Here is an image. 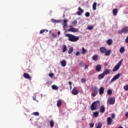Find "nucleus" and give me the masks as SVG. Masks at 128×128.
I'll return each instance as SVG.
<instances>
[{
  "label": "nucleus",
  "mask_w": 128,
  "mask_h": 128,
  "mask_svg": "<svg viewBox=\"0 0 128 128\" xmlns=\"http://www.w3.org/2000/svg\"><path fill=\"white\" fill-rule=\"evenodd\" d=\"M65 36L68 38L69 42H78L80 40V37L72 34H66Z\"/></svg>",
  "instance_id": "nucleus-1"
},
{
  "label": "nucleus",
  "mask_w": 128,
  "mask_h": 128,
  "mask_svg": "<svg viewBox=\"0 0 128 128\" xmlns=\"http://www.w3.org/2000/svg\"><path fill=\"white\" fill-rule=\"evenodd\" d=\"M100 102L99 100H97L94 102L90 106L91 110H98L100 107Z\"/></svg>",
  "instance_id": "nucleus-2"
},
{
  "label": "nucleus",
  "mask_w": 128,
  "mask_h": 128,
  "mask_svg": "<svg viewBox=\"0 0 128 128\" xmlns=\"http://www.w3.org/2000/svg\"><path fill=\"white\" fill-rule=\"evenodd\" d=\"M123 60H124L122 59L113 68V72H116L118 70V69L120 68V66H122V64Z\"/></svg>",
  "instance_id": "nucleus-3"
},
{
  "label": "nucleus",
  "mask_w": 128,
  "mask_h": 128,
  "mask_svg": "<svg viewBox=\"0 0 128 128\" xmlns=\"http://www.w3.org/2000/svg\"><path fill=\"white\" fill-rule=\"evenodd\" d=\"M98 87L96 86L94 88H93L92 89V96H96V94H98Z\"/></svg>",
  "instance_id": "nucleus-4"
},
{
  "label": "nucleus",
  "mask_w": 128,
  "mask_h": 128,
  "mask_svg": "<svg viewBox=\"0 0 128 128\" xmlns=\"http://www.w3.org/2000/svg\"><path fill=\"white\" fill-rule=\"evenodd\" d=\"M70 28L68 29V32H78L79 30L78 28H74L72 26H69Z\"/></svg>",
  "instance_id": "nucleus-5"
},
{
  "label": "nucleus",
  "mask_w": 128,
  "mask_h": 128,
  "mask_svg": "<svg viewBox=\"0 0 128 128\" xmlns=\"http://www.w3.org/2000/svg\"><path fill=\"white\" fill-rule=\"evenodd\" d=\"M128 26H125L122 28L121 30L118 31V34H128Z\"/></svg>",
  "instance_id": "nucleus-6"
},
{
  "label": "nucleus",
  "mask_w": 128,
  "mask_h": 128,
  "mask_svg": "<svg viewBox=\"0 0 128 128\" xmlns=\"http://www.w3.org/2000/svg\"><path fill=\"white\" fill-rule=\"evenodd\" d=\"M80 92L78 90L77 87H74L72 91V94L74 96H76Z\"/></svg>",
  "instance_id": "nucleus-7"
},
{
  "label": "nucleus",
  "mask_w": 128,
  "mask_h": 128,
  "mask_svg": "<svg viewBox=\"0 0 128 128\" xmlns=\"http://www.w3.org/2000/svg\"><path fill=\"white\" fill-rule=\"evenodd\" d=\"M108 102L110 104H114V102H116V98H114V97L110 98L108 100Z\"/></svg>",
  "instance_id": "nucleus-8"
},
{
  "label": "nucleus",
  "mask_w": 128,
  "mask_h": 128,
  "mask_svg": "<svg viewBox=\"0 0 128 128\" xmlns=\"http://www.w3.org/2000/svg\"><path fill=\"white\" fill-rule=\"evenodd\" d=\"M120 73H118L113 77V78L111 80L110 82H114V80H116L120 78Z\"/></svg>",
  "instance_id": "nucleus-9"
},
{
  "label": "nucleus",
  "mask_w": 128,
  "mask_h": 128,
  "mask_svg": "<svg viewBox=\"0 0 128 128\" xmlns=\"http://www.w3.org/2000/svg\"><path fill=\"white\" fill-rule=\"evenodd\" d=\"M23 76L24 78H27L28 80H32V76H30L28 73H24Z\"/></svg>",
  "instance_id": "nucleus-10"
},
{
  "label": "nucleus",
  "mask_w": 128,
  "mask_h": 128,
  "mask_svg": "<svg viewBox=\"0 0 128 128\" xmlns=\"http://www.w3.org/2000/svg\"><path fill=\"white\" fill-rule=\"evenodd\" d=\"M107 126H111L112 122V119L110 117H108L106 119Z\"/></svg>",
  "instance_id": "nucleus-11"
},
{
  "label": "nucleus",
  "mask_w": 128,
  "mask_h": 128,
  "mask_svg": "<svg viewBox=\"0 0 128 128\" xmlns=\"http://www.w3.org/2000/svg\"><path fill=\"white\" fill-rule=\"evenodd\" d=\"M78 11L76 12V14L78 16H81V14L84 12V10L82 9V8H80V7H78Z\"/></svg>",
  "instance_id": "nucleus-12"
},
{
  "label": "nucleus",
  "mask_w": 128,
  "mask_h": 128,
  "mask_svg": "<svg viewBox=\"0 0 128 128\" xmlns=\"http://www.w3.org/2000/svg\"><path fill=\"white\" fill-rule=\"evenodd\" d=\"M100 51L101 54H106V48L104 47H100Z\"/></svg>",
  "instance_id": "nucleus-13"
},
{
  "label": "nucleus",
  "mask_w": 128,
  "mask_h": 128,
  "mask_svg": "<svg viewBox=\"0 0 128 128\" xmlns=\"http://www.w3.org/2000/svg\"><path fill=\"white\" fill-rule=\"evenodd\" d=\"M100 112H101V114H104V112H106V107H104V106L102 105L100 106Z\"/></svg>",
  "instance_id": "nucleus-14"
},
{
  "label": "nucleus",
  "mask_w": 128,
  "mask_h": 128,
  "mask_svg": "<svg viewBox=\"0 0 128 128\" xmlns=\"http://www.w3.org/2000/svg\"><path fill=\"white\" fill-rule=\"evenodd\" d=\"M63 22H64L63 24H62L63 28H66V26H68V20H63Z\"/></svg>",
  "instance_id": "nucleus-15"
},
{
  "label": "nucleus",
  "mask_w": 128,
  "mask_h": 128,
  "mask_svg": "<svg viewBox=\"0 0 128 128\" xmlns=\"http://www.w3.org/2000/svg\"><path fill=\"white\" fill-rule=\"evenodd\" d=\"M104 87H100L99 89V94H104Z\"/></svg>",
  "instance_id": "nucleus-16"
},
{
  "label": "nucleus",
  "mask_w": 128,
  "mask_h": 128,
  "mask_svg": "<svg viewBox=\"0 0 128 128\" xmlns=\"http://www.w3.org/2000/svg\"><path fill=\"white\" fill-rule=\"evenodd\" d=\"M96 72H100V70H102V66H100V64H98L96 66Z\"/></svg>",
  "instance_id": "nucleus-17"
},
{
  "label": "nucleus",
  "mask_w": 128,
  "mask_h": 128,
  "mask_svg": "<svg viewBox=\"0 0 128 128\" xmlns=\"http://www.w3.org/2000/svg\"><path fill=\"white\" fill-rule=\"evenodd\" d=\"M106 44L108 46H112V39L108 40Z\"/></svg>",
  "instance_id": "nucleus-18"
},
{
  "label": "nucleus",
  "mask_w": 128,
  "mask_h": 128,
  "mask_svg": "<svg viewBox=\"0 0 128 128\" xmlns=\"http://www.w3.org/2000/svg\"><path fill=\"white\" fill-rule=\"evenodd\" d=\"M110 69H106L104 72H103V74L106 75V74H110Z\"/></svg>",
  "instance_id": "nucleus-19"
},
{
  "label": "nucleus",
  "mask_w": 128,
  "mask_h": 128,
  "mask_svg": "<svg viewBox=\"0 0 128 128\" xmlns=\"http://www.w3.org/2000/svg\"><path fill=\"white\" fill-rule=\"evenodd\" d=\"M62 100H59L57 101V104H56V106L58 108H60V106H62Z\"/></svg>",
  "instance_id": "nucleus-20"
},
{
  "label": "nucleus",
  "mask_w": 128,
  "mask_h": 128,
  "mask_svg": "<svg viewBox=\"0 0 128 128\" xmlns=\"http://www.w3.org/2000/svg\"><path fill=\"white\" fill-rule=\"evenodd\" d=\"M112 52V50H106V52H105V56H108L110 55V53Z\"/></svg>",
  "instance_id": "nucleus-21"
},
{
  "label": "nucleus",
  "mask_w": 128,
  "mask_h": 128,
  "mask_svg": "<svg viewBox=\"0 0 128 128\" xmlns=\"http://www.w3.org/2000/svg\"><path fill=\"white\" fill-rule=\"evenodd\" d=\"M78 65L81 66V68H84V66H86V64H84V61L80 60L78 64Z\"/></svg>",
  "instance_id": "nucleus-22"
},
{
  "label": "nucleus",
  "mask_w": 128,
  "mask_h": 128,
  "mask_svg": "<svg viewBox=\"0 0 128 128\" xmlns=\"http://www.w3.org/2000/svg\"><path fill=\"white\" fill-rule=\"evenodd\" d=\"M52 22L54 23V24H58V22H60V20H56L54 18L51 19Z\"/></svg>",
  "instance_id": "nucleus-23"
},
{
  "label": "nucleus",
  "mask_w": 128,
  "mask_h": 128,
  "mask_svg": "<svg viewBox=\"0 0 128 128\" xmlns=\"http://www.w3.org/2000/svg\"><path fill=\"white\" fill-rule=\"evenodd\" d=\"M103 78H104V75L103 73H102L98 76V80H102Z\"/></svg>",
  "instance_id": "nucleus-24"
},
{
  "label": "nucleus",
  "mask_w": 128,
  "mask_h": 128,
  "mask_svg": "<svg viewBox=\"0 0 128 128\" xmlns=\"http://www.w3.org/2000/svg\"><path fill=\"white\" fill-rule=\"evenodd\" d=\"M62 52H66L67 50L66 45L63 44L62 46Z\"/></svg>",
  "instance_id": "nucleus-25"
},
{
  "label": "nucleus",
  "mask_w": 128,
  "mask_h": 128,
  "mask_svg": "<svg viewBox=\"0 0 128 128\" xmlns=\"http://www.w3.org/2000/svg\"><path fill=\"white\" fill-rule=\"evenodd\" d=\"M61 65L64 67L66 66V60H63L61 62Z\"/></svg>",
  "instance_id": "nucleus-26"
},
{
  "label": "nucleus",
  "mask_w": 128,
  "mask_h": 128,
  "mask_svg": "<svg viewBox=\"0 0 128 128\" xmlns=\"http://www.w3.org/2000/svg\"><path fill=\"white\" fill-rule=\"evenodd\" d=\"M98 4L96 2H94L92 4V10H96V5Z\"/></svg>",
  "instance_id": "nucleus-27"
},
{
  "label": "nucleus",
  "mask_w": 128,
  "mask_h": 128,
  "mask_svg": "<svg viewBox=\"0 0 128 128\" xmlns=\"http://www.w3.org/2000/svg\"><path fill=\"white\" fill-rule=\"evenodd\" d=\"M125 50L126 49L124 48V47H121L120 49V54H122V52H124Z\"/></svg>",
  "instance_id": "nucleus-28"
},
{
  "label": "nucleus",
  "mask_w": 128,
  "mask_h": 128,
  "mask_svg": "<svg viewBox=\"0 0 128 128\" xmlns=\"http://www.w3.org/2000/svg\"><path fill=\"white\" fill-rule=\"evenodd\" d=\"M98 55L95 54L92 57V60H94V62H96V60H98Z\"/></svg>",
  "instance_id": "nucleus-29"
},
{
  "label": "nucleus",
  "mask_w": 128,
  "mask_h": 128,
  "mask_svg": "<svg viewBox=\"0 0 128 128\" xmlns=\"http://www.w3.org/2000/svg\"><path fill=\"white\" fill-rule=\"evenodd\" d=\"M102 122H99L97 126H96V128H102Z\"/></svg>",
  "instance_id": "nucleus-30"
},
{
  "label": "nucleus",
  "mask_w": 128,
  "mask_h": 128,
  "mask_svg": "<svg viewBox=\"0 0 128 128\" xmlns=\"http://www.w3.org/2000/svg\"><path fill=\"white\" fill-rule=\"evenodd\" d=\"M48 32V30L46 29L42 30L40 32V34H44V32Z\"/></svg>",
  "instance_id": "nucleus-31"
},
{
  "label": "nucleus",
  "mask_w": 128,
  "mask_h": 128,
  "mask_svg": "<svg viewBox=\"0 0 128 128\" xmlns=\"http://www.w3.org/2000/svg\"><path fill=\"white\" fill-rule=\"evenodd\" d=\"M72 26H76V24H78V20H74L72 22Z\"/></svg>",
  "instance_id": "nucleus-32"
},
{
  "label": "nucleus",
  "mask_w": 128,
  "mask_h": 128,
  "mask_svg": "<svg viewBox=\"0 0 128 128\" xmlns=\"http://www.w3.org/2000/svg\"><path fill=\"white\" fill-rule=\"evenodd\" d=\"M112 12L114 16H116L118 14V9H113Z\"/></svg>",
  "instance_id": "nucleus-33"
},
{
  "label": "nucleus",
  "mask_w": 128,
  "mask_h": 128,
  "mask_svg": "<svg viewBox=\"0 0 128 128\" xmlns=\"http://www.w3.org/2000/svg\"><path fill=\"white\" fill-rule=\"evenodd\" d=\"M94 26L92 25V26H88L87 27V30H94Z\"/></svg>",
  "instance_id": "nucleus-34"
},
{
  "label": "nucleus",
  "mask_w": 128,
  "mask_h": 128,
  "mask_svg": "<svg viewBox=\"0 0 128 128\" xmlns=\"http://www.w3.org/2000/svg\"><path fill=\"white\" fill-rule=\"evenodd\" d=\"M86 50L84 47L82 48V54H86Z\"/></svg>",
  "instance_id": "nucleus-35"
},
{
  "label": "nucleus",
  "mask_w": 128,
  "mask_h": 128,
  "mask_svg": "<svg viewBox=\"0 0 128 128\" xmlns=\"http://www.w3.org/2000/svg\"><path fill=\"white\" fill-rule=\"evenodd\" d=\"M98 112H93V116H95V118H98Z\"/></svg>",
  "instance_id": "nucleus-36"
},
{
  "label": "nucleus",
  "mask_w": 128,
  "mask_h": 128,
  "mask_svg": "<svg viewBox=\"0 0 128 128\" xmlns=\"http://www.w3.org/2000/svg\"><path fill=\"white\" fill-rule=\"evenodd\" d=\"M72 52H74V48H69L68 52V54H72Z\"/></svg>",
  "instance_id": "nucleus-37"
},
{
  "label": "nucleus",
  "mask_w": 128,
  "mask_h": 128,
  "mask_svg": "<svg viewBox=\"0 0 128 128\" xmlns=\"http://www.w3.org/2000/svg\"><path fill=\"white\" fill-rule=\"evenodd\" d=\"M52 90H58V86H56V85H52Z\"/></svg>",
  "instance_id": "nucleus-38"
},
{
  "label": "nucleus",
  "mask_w": 128,
  "mask_h": 128,
  "mask_svg": "<svg viewBox=\"0 0 128 128\" xmlns=\"http://www.w3.org/2000/svg\"><path fill=\"white\" fill-rule=\"evenodd\" d=\"M54 122L53 120L50 121V126L51 128H54Z\"/></svg>",
  "instance_id": "nucleus-39"
},
{
  "label": "nucleus",
  "mask_w": 128,
  "mask_h": 128,
  "mask_svg": "<svg viewBox=\"0 0 128 128\" xmlns=\"http://www.w3.org/2000/svg\"><path fill=\"white\" fill-rule=\"evenodd\" d=\"M112 94V90H107V94H108V96H110Z\"/></svg>",
  "instance_id": "nucleus-40"
},
{
  "label": "nucleus",
  "mask_w": 128,
  "mask_h": 128,
  "mask_svg": "<svg viewBox=\"0 0 128 128\" xmlns=\"http://www.w3.org/2000/svg\"><path fill=\"white\" fill-rule=\"evenodd\" d=\"M89 126H90V128H94V122L90 123Z\"/></svg>",
  "instance_id": "nucleus-41"
},
{
  "label": "nucleus",
  "mask_w": 128,
  "mask_h": 128,
  "mask_svg": "<svg viewBox=\"0 0 128 128\" xmlns=\"http://www.w3.org/2000/svg\"><path fill=\"white\" fill-rule=\"evenodd\" d=\"M124 90H128V84L124 86Z\"/></svg>",
  "instance_id": "nucleus-42"
},
{
  "label": "nucleus",
  "mask_w": 128,
  "mask_h": 128,
  "mask_svg": "<svg viewBox=\"0 0 128 128\" xmlns=\"http://www.w3.org/2000/svg\"><path fill=\"white\" fill-rule=\"evenodd\" d=\"M90 12H86V14H85V16H86V18H88V16H90Z\"/></svg>",
  "instance_id": "nucleus-43"
},
{
  "label": "nucleus",
  "mask_w": 128,
  "mask_h": 128,
  "mask_svg": "<svg viewBox=\"0 0 128 128\" xmlns=\"http://www.w3.org/2000/svg\"><path fill=\"white\" fill-rule=\"evenodd\" d=\"M34 116H40V113L38 112H33Z\"/></svg>",
  "instance_id": "nucleus-44"
},
{
  "label": "nucleus",
  "mask_w": 128,
  "mask_h": 128,
  "mask_svg": "<svg viewBox=\"0 0 128 128\" xmlns=\"http://www.w3.org/2000/svg\"><path fill=\"white\" fill-rule=\"evenodd\" d=\"M54 76V73H50V74H49V76H50V78H52V76Z\"/></svg>",
  "instance_id": "nucleus-45"
},
{
  "label": "nucleus",
  "mask_w": 128,
  "mask_h": 128,
  "mask_svg": "<svg viewBox=\"0 0 128 128\" xmlns=\"http://www.w3.org/2000/svg\"><path fill=\"white\" fill-rule=\"evenodd\" d=\"M112 118H116V114H112L111 116Z\"/></svg>",
  "instance_id": "nucleus-46"
},
{
  "label": "nucleus",
  "mask_w": 128,
  "mask_h": 128,
  "mask_svg": "<svg viewBox=\"0 0 128 128\" xmlns=\"http://www.w3.org/2000/svg\"><path fill=\"white\" fill-rule=\"evenodd\" d=\"M80 52L78 51L76 52V56H80Z\"/></svg>",
  "instance_id": "nucleus-47"
},
{
  "label": "nucleus",
  "mask_w": 128,
  "mask_h": 128,
  "mask_svg": "<svg viewBox=\"0 0 128 128\" xmlns=\"http://www.w3.org/2000/svg\"><path fill=\"white\" fill-rule=\"evenodd\" d=\"M52 36L53 38H56V36H58V35H56V34L54 33H52Z\"/></svg>",
  "instance_id": "nucleus-48"
},
{
  "label": "nucleus",
  "mask_w": 128,
  "mask_h": 128,
  "mask_svg": "<svg viewBox=\"0 0 128 128\" xmlns=\"http://www.w3.org/2000/svg\"><path fill=\"white\" fill-rule=\"evenodd\" d=\"M86 80L84 78H83L81 80L82 82H86Z\"/></svg>",
  "instance_id": "nucleus-49"
},
{
  "label": "nucleus",
  "mask_w": 128,
  "mask_h": 128,
  "mask_svg": "<svg viewBox=\"0 0 128 128\" xmlns=\"http://www.w3.org/2000/svg\"><path fill=\"white\" fill-rule=\"evenodd\" d=\"M84 66H85L84 70H88V66L86 64Z\"/></svg>",
  "instance_id": "nucleus-50"
},
{
  "label": "nucleus",
  "mask_w": 128,
  "mask_h": 128,
  "mask_svg": "<svg viewBox=\"0 0 128 128\" xmlns=\"http://www.w3.org/2000/svg\"><path fill=\"white\" fill-rule=\"evenodd\" d=\"M58 36H60V31H58Z\"/></svg>",
  "instance_id": "nucleus-51"
},
{
  "label": "nucleus",
  "mask_w": 128,
  "mask_h": 128,
  "mask_svg": "<svg viewBox=\"0 0 128 128\" xmlns=\"http://www.w3.org/2000/svg\"><path fill=\"white\" fill-rule=\"evenodd\" d=\"M68 84H70V86H72V82H68Z\"/></svg>",
  "instance_id": "nucleus-52"
},
{
  "label": "nucleus",
  "mask_w": 128,
  "mask_h": 128,
  "mask_svg": "<svg viewBox=\"0 0 128 128\" xmlns=\"http://www.w3.org/2000/svg\"><path fill=\"white\" fill-rule=\"evenodd\" d=\"M126 116H128V112H126Z\"/></svg>",
  "instance_id": "nucleus-53"
},
{
  "label": "nucleus",
  "mask_w": 128,
  "mask_h": 128,
  "mask_svg": "<svg viewBox=\"0 0 128 128\" xmlns=\"http://www.w3.org/2000/svg\"><path fill=\"white\" fill-rule=\"evenodd\" d=\"M49 32H50V34H52V31H49Z\"/></svg>",
  "instance_id": "nucleus-54"
},
{
  "label": "nucleus",
  "mask_w": 128,
  "mask_h": 128,
  "mask_svg": "<svg viewBox=\"0 0 128 128\" xmlns=\"http://www.w3.org/2000/svg\"><path fill=\"white\" fill-rule=\"evenodd\" d=\"M119 128H123L122 127V126H120Z\"/></svg>",
  "instance_id": "nucleus-55"
},
{
  "label": "nucleus",
  "mask_w": 128,
  "mask_h": 128,
  "mask_svg": "<svg viewBox=\"0 0 128 128\" xmlns=\"http://www.w3.org/2000/svg\"><path fill=\"white\" fill-rule=\"evenodd\" d=\"M70 88L72 89V86H70Z\"/></svg>",
  "instance_id": "nucleus-56"
}]
</instances>
